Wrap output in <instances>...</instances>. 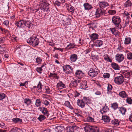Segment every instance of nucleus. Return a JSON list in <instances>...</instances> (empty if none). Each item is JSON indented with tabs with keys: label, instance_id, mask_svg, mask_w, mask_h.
<instances>
[{
	"label": "nucleus",
	"instance_id": "nucleus-20",
	"mask_svg": "<svg viewBox=\"0 0 132 132\" xmlns=\"http://www.w3.org/2000/svg\"><path fill=\"white\" fill-rule=\"evenodd\" d=\"M24 27L26 26L27 27H28L29 29H30L33 26V24L29 21H24Z\"/></svg>",
	"mask_w": 132,
	"mask_h": 132
},
{
	"label": "nucleus",
	"instance_id": "nucleus-43",
	"mask_svg": "<svg viewBox=\"0 0 132 132\" xmlns=\"http://www.w3.org/2000/svg\"><path fill=\"white\" fill-rule=\"evenodd\" d=\"M49 5L50 4H47V6H45L44 7H43V9L44 10V11L45 12H48L50 11L49 8L48 7Z\"/></svg>",
	"mask_w": 132,
	"mask_h": 132
},
{
	"label": "nucleus",
	"instance_id": "nucleus-6",
	"mask_svg": "<svg viewBox=\"0 0 132 132\" xmlns=\"http://www.w3.org/2000/svg\"><path fill=\"white\" fill-rule=\"evenodd\" d=\"M63 71L66 73V74H69L71 72L70 71H68V70H71V71H73V68H72V67L69 65H66L64 66L63 67Z\"/></svg>",
	"mask_w": 132,
	"mask_h": 132
},
{
	"label": "nucleus",
	"instance_id": "nucleus-25",
	"mask_svg": "<svg viewBox=\"0 0 132 132\" xmlns=\"http://www.w3.org/2000/svg\"><path fill=\"white\" fill-rule=\"evenodd\" d=\"M24 21L23 20H20L19 22H18V23L17 24V26L19 28H24Z\"/></svg>",
	"mask_w": 132,
	"mask_h": 132
},
{
	"label": "nucleus",
	"instance_id": "nucleus-39",
	"mask_svg": "<svg viewBox=\"0 0 132 132\" xmlns=\"http://www.w3.org/2000/svg\"><path fill=\"white\" fill-rule=\"evenodd\" d=\"M46 119V117L44 115H40L37 119L39 121L41 122Z\"/></svg>",
	"mask_w": 132,
	"mask_h": 132
},
{
	"label": "nucleus",
	"instance_id": "nucleus-51",
	"mask_svg": "<svg viewBox=\"0 0 132 132\" xmlns=\"http://www.w3.org/2000/svg\"><path fill=\"white\" fill-rule=\"evenodd\" d=\"M68 7L70 9V11L72 13H74L75 9L72 6L70 5L68 6Z\"/></svg>",
	"mask_w": 132,
	"mask_h": 132
},
{
	"label": "nucleus",
	"instance_id": "nucleus-30",
	"mask_svg": "<svg viewBox=\"0 0 132 132\" xmlns=\"http://www.w3.org/2000/svg\"><path fill=\"white\" fill-rule=\"evenodd\" d=\"M125 7H131L132 6V3L130 0H128L124 4Z\"/></svg>",
	"mask_w": 132,
	"mask_h": 132
},
{
	"label": "nucleus",
	"instance_id": "nucleus-38",
	"mask_svg": "<svg viewBox=\"0 0 132 132\" xmlns=\"http://www.w3.org/2000/svg\"><path fill=\"white\" fill-rule=\"evenodd\" d=\"M77 80H74L73 81H71L70 83L71 86H72L76 87L78 85L77 82Z\"/></svg>",
	"mask_w": 132,
	"mask_h": 132
},
{
	"label": "nucleus",
	"instance_id": "nucleus-9",
	"mask_svg": "<svg viewBox=\"0 0 132 132\" xmlns=\"http://www.w3.org/2000/svg\"><path fill=\"white\" fill-rule=\"evenodd\" d=\"M124 59L122 54H117L116 56V60L119 62L120 63L123 61Z\"/></svg>",
	"mask_w": 132,
	"mask_h": 132
},
{
	"label": "nucleus",
	"instance_id": "nucleus-50",
	"mask_svg": "<svg viewBox=\"0 0 132 132\" xmlns=\"http://www.w3.org/2000/svg\"><path fill=\"white\" fill-rule=\"evenodd\" d=\"M112 85L109 84H108V86L107 87L108 93H109V92H110L112 89Z\"/></svg>",
	"mask_w": 132,
	"mask_h": 132
},
{
	"label": "nucleus",
	"instance_id": "nucleus-63",
	"mask_svg": "<svg viewBox=\"0 0 132 132\" xmlns=\"http://www.w3.org/2000/svg\"><path fill=\"white\" fill-rule=\"evenodd\" d=\"M49 102L47 100L44 101L43 103L46 106H47L49 104Z\"/></svg>",
	"mask_w": 132,
	"mask_h": 132
},
{
	"label": "nucleus",
	"instance_id": "nucleus-11",
	"mask_svg": "<svg viewBox=\"0 0 132 132\" xmlns=\"http://www.w3.org/2000/svg\"><path fill=\"white\" fill-rule=\"evenodd\" d=\"M121 72L125 75L126 78H129L132 75V71H128L127 70H121Z\"/></svg>",
	"mask_w": 132,
	"mask_h": 132
},
{
	"label": "nucleus",
	"instance_id": "nucleus-47",
	"mask_svg": "<svg viewBox=\"0 0 132 132\" xmlns=\"http://www.w3.org/2000/svg\"><path fill=\"white\" fill-rule=\"evenodd\" d=\"M61 2H60L59 1L57 0L55 1L53 4L55 6H61Z\"/></svg>",
	"mask_w": 132,
	"mask_h": 132
},
{
	"label": "nucleus",
	"instance_id": "nucleus-28",
	"mask_svg": "<svg viewBox=\"0 0 132 132\" xmlns=\"http://www.w3.org/2000/svg\"><path fill=\"white\" fill-rule=\"evenodd\" d=\"M12 121L15 123H21L22 122V119L18 118H14L12 119Z\"/></svg>",
	"mask_w": 132,
	"mask_h": 132
},
{
	"label": "nucleus",
	"instance_id": "nucleus-31",
	"mask_svg": "<svg viewBox=\"0 0 132 132\" xmlns=\"http://www.w3.org/2000/svg\"><path fill=\"white\" fill-rule=\"evenodd\" d=\"M120 122V121H119L118 120L116 119L112 120L111 121V123L112 124L116 125V126H118Z\"/></svg>",
	"mask_w": 132,
	"mask_h": 132
},
{
	"label": "nucleus",
	"instance_id": "nucleus-59",
	"mask_svg": "<svg viewBox=\"0 0 132 132\" xmlns=\"http://www.w3.org/2000/svg\"><path fill=\"white\" fill-rule=\"evenodd\" d=\"M46 92L47 94H49L50 93V89L47 86L45 87Z\"/></svg>",
	"mask_w": 132,
	"mask_h": 132
},
{
	"label": "nucleus",
	"instance_id": "nucleus-13",
	"mask_svg": "<svg viewBox=\"0 0 132 132\" xmlns=\"http://www.w3.org/2000/svg\"><path fill=\"white\" fill-rule=\"evenodd\" d=\"M85 103L82 99L80 100L78 99L77 101V104L78 106L81 108H83L86 105Z\"/></svg>",
	"mask_w": 132,
	"mask_h": 132
},
{
	"label": "nucleus",
	"instance_id": "nucleus-44",
	"mask_svg": "<svg viewBox=\"0 0 132 132\" xmlns=\"http://www.w3.org/2000/svg\"><path fill=\"white\" fill-rule=\"evenodd\" d=\"M86 119V121L89 122H91L94 121V119L91 117H87Z\"/></svg>",
	"mask_w": 132,
	"mask_h": 132
},
{
	"label": "nucleus",
	"instance_id": "nucleus-27",
	"mask_svg": "<svg viewBox=\"0 0 132 132\" xmlns=\"http://www.w3.org/2000/svg\"><path fill=\"white\" fill-rule=\"evenodd\" d=\"M102 119L105 122L108 123L110 122V117L107 116H102Z\"/></svg>",
	"mask_w": 132,
	"mask_h": 132
},
{
	"label": "nucleus",
	"instance_id": "nucleus-33",
	"mask_svg": "<svg viewBox=\"0 0 132 132\" xmlns=\"http://www.w3.org/2000/svg\"><path fill=\"white\" fill-rule=\"evenodd\" d=\"M63 130L62 126L59 125L56 127L55 128V130L56 131L58 132H61Z\"/></svg>",
	"mask_w": 132,
	"mask_h": 132
},
{
	"label": "nucleus",
	"instance_id": "nucleus-10",
	"mask_svg": "<svg viewBox=\"0 0 132 132\" xmlns=\"http://www.w3.org/2000/svg\"><path fill=\"white\" fill-rule=\"evenodd\" d=\"M39 110L44 114H46L47 116L48 117L49 113L48 112L47 109L43 107H39Z\"/></svg>",
	"mask_w": 132,
	"mask_h": 132
},
{
	"label": "nucleus",
	"instance_id": "nucleus-3",
	"mask_svg": "<svg viewBox=\"0 0 132 132\" xmlns=\"http://www.w3.org/2000/svg\"><path fill=\"white\" fill-rule=\"evenodd\" d=\"M112 21L117 29H121V28L122 26L120 24L121 20L119 16L116 15L113 16L112 18Z\"/></svg>",
	"mask_w": 132,
	"mask_h": 132
},
{
	"label": "nucleus",
	"instance_id": "nucleus-57",
	"mask_svg": "<svg viewBox=\"0 0 132 132\" xmlns=\"http://www.w3.org/2000/svg\"><path fill=\"white\" fill-rule=\"evenodd\" d=\"M5 94L3 93L0 94V100L4 99L5 97Z\"/></svg>",
	"mask_w": 132,
	"mask_h": 132
},
{
	"label": "nucleus",
	"instance_id": "nucleus-34",
	"mask_svg": "<svg viewBox=\"0 0 132 132\" xmlns=\"http://www.w3.org/2000/svg\"><path fill=\"white\" fill-rule=\"evenodd\" d=\"M119 111L122 114H125L126 111V110L125 108L123 107H121L119 108Z\"/></svg>",
	"mask_w": 132,
	"mask_h": 132
},
{
	"label": "nucleus",
	"instance_id": "nucleus-2",
	"mask_svg": "<svg viewBox=\"0 0 132 132\" xmlns=\"http://www.w3.org/2000/svg\"><path fill=\"white\" fill-rule=\"evenodd\" d=\"M27 42L33 46H36L38 45L39 40L36 36H32L28 39Z\"/></svg>",
	"mask_w": 132,
	"mask_h": 132
},
{
	"label": "nucleus",
	"instance_id": "nucleus-55",
	"mask_svg": "<svg viewBox=\"0 0 132 132\" xmlns=\"http://www.w3.org/2000/svg\"><path fill=\"white\" fill-rule=\"evenodd\" d=\"M126 99L127 102L129 104H131L132 103V99L130 97H127Z\"/></svg>",
	"mask_w": 132,
	"mask_h": 132
},
{
	"label": "nucleus",
	"instance_id": "nucleus-12",
	"mask_svg": "<svg viewBox=\"0 0 132 132\" xmlns=\"http://www.w3.org/2000/svg\"><path fill=\"white\" fill-rule=\"evenodd\" d=\"M87 81L86 80H84L82 81L80 84V88L82 89L86 90L87 88L88 87L87 84Z\"/></svg>",
	"mask_w": 132,
	"mask_h": 132
},
{
	"label": "nucleus",
	"instance_id": "nucleus-49",
	"mask_svg": "<svg viewBox=\"0 0 132 132\" xmlns=\"http://www.w3.org/2000/svg\"><path fill=\"white\" fill-rule=\"evenodd\" d=\"M129 53L127 54V58L128 60L132 59V53L129 52H128Z\"/></svg>",
	"mask_w": 132,
	"mask_h": 132
},
{
	"label": "nucleus",
	"instance_id": "nucleus-60",
	"mask_svg": "<svg viewBox=\"0 0 132 132\" xmlns=\"http://www.w3.org/2000/svg\"><path fill=\"white\" fill-rule=\"evenodd\" d=\"M112 130L111 129L106 128L104 130L105 132H112Z\"/></svg>",
	"mask_w": 132,
	"mask_h": 132
},
{
	"label": "nucleus",
	"instance_id": "nucleus-22",
	"mask_svg": "<svg viewBox=\"0 0 132 132\" xmlns=\"http://www.w3.org/2000/svg\"><path fill=\"white\" fill-rule=\"evenodd\" d=\"M111 65L112 68L115 70H120V67L118 64L113 62L111 64Z\"/></svg>",
	"mask_w": 132,
	"mask_h": 132
},
{
	"label": "nucleus",
	"instance_id": "nucleus-40",
	"mask_svg": "<svg viewBox=\"0 0 132 132\" xmlns=\"http://www.w3.org/2000/svg\"><path fill=\"white\" fill-rule=\"evenodd\" d=\"M131 41V39L130 37H127L125 39L124 43L125 44H129L130 43Z\"/></svg>",
	"mask_w": 132,
	"mask_h": 132
},
{
	"label": "nucleus",
	"instance_id": "nucleus-21",
	"mask_svg": "<svg viewBox=\"0 0 132 132\" xmlns=\"http://www.w3.org/2000/svg\"><path fill=\"white\" fill-rule=\"evenodd\" d=\"M77 59V56L76 54H73L70 56V61L72 62H75Z\"/></svg>",
	"mask_w": 132,
	"mask_h": 132
},
{
	"label": "nucleus",
	"instance_id": "nucleus-29",
	"mask_svg": "<svg viewBox=\"0 0 132 132\" xmlns=\"http://www.w3.org/2000/svg\"><path fill=\"white\" fill-rule=\"evenodd\" d=\"M24 102L27 105L31 104L32 101L29 98H25L23 100Z\"/></svg>",
	"mask_w": 132,
	"mask_h": 132
},
{
	"label": "nucleus",
	"instance_id": "nucleus-35",
	"mask_svg": "<svg viewBox=\"0 0 132 132\" xmlns=\"http://www.w3.org/2000/svg\"><path fill=\"white\" fill-rule=\"evenodd\" d=\"M41 100L39 99H37L36 100L35 103V105L37 107L41 105Z\"/></svg>",
	"mask_w": 132,
	"mask_h": 132
},
{
	"label": "nucleus",
	"instance_id": "nucleus-24",
	"mask_svg": "<svg viewBox=\"0 0 132 132\" xmlns=\"http://www.w3.org/2000/svg\"><path fill=\"white\" fill-rule=\"evenodd\" d=\"M92 126L86 125L84 127V129L85 132H91Z\"/></svg>",
	"mask_w": 132,
	"mask_h": 132
},
{
	"label": "nucleus",
	"instance_id": "nucleus-8",
	"mask_svg": "<svg viewBox=\"0 0 132 132\" xmlns=\"http://www.w3.org/2000/svg\"><path fill=\"white\" fill-rule=\"evenodd\" d=\"M63 16L64 17L62 18V21L65 23V24L67 25L70 24L71 21V19L64 15H63Z\"/></svg>",
	"mask_w": 132,
	"mask_h": 132
},
{
	"label": "nucleus",
	"instance_id": "nucleus-14",
	"mask_svg": "<svg viewBox=\"0 0 132 132\" xmlns=\"http://www.w3.org/2000/svg\"><path fill=\"white\" fill-rule=\"evenodd\" d=\"M76 126H71L67 127L66 130L67 132H73L77 129Z\"/></svg>",
	"mask_w": 132,
	"mask_h": 132
},
{
	"label": "nucleus",
	"instance_id": "nucleus-54",
	"mask_svg": "<svg viewBox=\"0 0 132 132\" xmlns=\"http://www.w3.org/2000/svg\"><path fill=\"white\" fill-rule=\"evenodd\" d=\"M42 85L40 81H39V83L37 85V88L38 89V90H40L42 88Z\"/></svg>",
	"mask_w": 132,
	"mask_h": 132
},
{
	"label": "nucleus",
	"instance_id": "nucleus-62",
	"mask_svg": "<svg viewBox=\"0 0 132 132\" xmlns=\"http://www.w3.org/2000/svg\"><path fill=\"white\" fill-rule=\"evenodd\" d=\"M75 95L74 97H78V96L80 94L79 93H78L77 91H75Z\"/></svg>",
	"mask_w": 132,
	"mask_h": 132
},
{
	"label": "nucleus",
	"instance_id": "nucleus-23",
	"mask_svg": "<svg viewBox=\"0 0 132 132\" xmlns=\"http://www.w3.org/2000/svg\"><path fill=\"white\" fill-rule=\"evenodd\" d=\"M109 110V108H108V106H106V104L105 103L104 107H103L102 110H100V112L102 113L103 114Z\"/></svg>",
	"mask_w": 132,
	"mask_h": 132
},
{
	"label": "nucleus",
	"instance_id": "nucleus-1",
	"mask_svg": "<svg viewBox=\"0 0 132 132\" xmlns=\"http://www.w3.org/2000/svg\"><path fill=\"white\" fill-rule=\"evenodd\" d=\"M99 7L96 9L95 13L96 17L98 18L100 16H103L106 15V10L103 8H105L109 5V3L105 1H99L98 2Z\"/></svg>",
	"mask_w": 132,
	"mask_h": 132
},
{
	"label": "nucleus",
	"instance_id": "nucleus-19",
	"mask_svg": "<svg viewBox=\"0 0 132 132\" xmlns=\"http://www.w3.org/2000/svg\"><path fill=\"white\" fill-rule=\"evenodd\" d=\"M109 29L111 31L112 33L115 36H119L120 35V32L118 30H116L115 28H110Z\"/></svg>",
	"mask_w": 132,
	"mask_h": 132
},
{
	"label": "nucleus",
	"instance_id": "nucleus-37",
	"mask_svg": "<svg viewBox=\"0 0 132 132\" xmlns=\"http://www.w3.org/2000/svg\"><path fill=\"white\" fill-rule=\"evenodd\" d=\"M65 105L71 109H73V107L71 105L70 103L68 101H65L64 103Z\"/></svg>",
	"mask_w": 132,
	"mask_h": 132
},
{
	"label": "nucleus",
	"instance_id": "nucleus-32",
	"mask_svg": "<svg viewBox=\"0 0 132 132\" xmlns=\"http://www.w3.org/2000/svg\"><path fill=\"white\" fill-rule=\"evenodd\" d=\"M99 130L98 127L95 126H92L91 132H98Z\"/></svg>",
	"mask_w": 132,
	"mask_h": 132
},
{
	"label": "nucleus",
	"instance_id": "nucleus-46",
	"mask_svg": "<svg viewBox=\"0 0 132 132\" xmlns=\"http://www.w3.org/2000/svg\"><path fill=\"white\" fill-rule=\"evenodd\" d=\"M57 86L60 87V88H63L65 86L64 84H63L62 81H60L57 85Z\"/></svg>",
	"mask_w": 132,
	"mask_h": 132
},
{
	"label": "nucleus",
	"instance_id": "nucleus-15",
	"mask_svg": "<svg viewBox=\"0 0 132 132\" xmlns=\"http://www.w3.org/2000/svg\"><path fill=\"white\" fill-rule=\"evenodd\" d=\"M103 44V42L101 40H96L94 42L93 45L97 47H100Z\"/></svg>",
	"mask_w": 132,
	"mask_h": 132
},
{
	"label": "nucleus",
	"instance_id": "nucleus-41",
	"mask_svg": "<svg viewBox=\"0 0 132 132\" xmlns=\"http://www.w3.org/2000/svg\"><path fill=\"white\" fill-rule=\"evenodd\" d=\"M104 60L108 62H111L112 61V60L110 59L107 54L105 55L104 56Z\"/></svg>",
	"mask_w": 132,
	"mask_h": 132
},
{
	"label": "nucleus",
	"instance_id": "nucleus-17",
	"mask_svg": "<svg viewBox=\"0 0 132 132\" xmlns=\"http://www.w3.org/2000/svg\"><path fill=\"white\" fill-rule=\"evenodd\" d=\"M119 95L122 98H127L128 96V95L125 91H122L120 92Z\"/></svg>",
	"mask_w": 132,
	"mask_h": 132
},
{
	"label": "nucleus",
	"instance_id": "nucleus-48",
	"mask_svg": "<svg viewBox=\"0 0 132 132\" xmlns=\"http://www.w3.org/2000/svg\"><path fill=\"white\" fill-rule=\"evenodd\" d=\"M20 130V129H18L17 127H15L12 129L10 132H19Z\"/></svg>",
	"mask_w": 132,
	"mask_h": 132
},
{
	"label": "nucleus",
	"instance_id": "nucleus-52",
	"mask_svg": "<svg viewBox=\"0 0 132 132\" xmlns=\"http://www.w3.org/2000/svg\"><path fill=\"white\" fill-rule=\"evenodd\" d=\"M108 12L110 15H114L116 13V11L114 10H110L108 11Z\"/></svg>",
	"mask_w": 132,
	"mask_h": 132
},
{
	"label": "nucleus",
	"instance_id": "nucleus-5",
	"mask_svg": "<svg viewBox=\"0 0 132 132\" xmlns=\"http://www.w3.org/2000/svg\"><path fill=\"white\" fill-rule=\"evenodd\" d=\"M124 80V77L121 75L116 77L114 79V81L115 83L118 85H120L122 83Z\"/></svg>",
	"mask_w": 132,
	"mask_h": 132
},
{
	"label": "nucleus",
	"instance_id": "nucleus-18",
	"mask_svg": "<svg viewBox=\"0 0 132 132\" xmlns=\"http://www.w3.org/2000/svg\"><path fill=\"white\" fill-rule=\"evenodd\" d=\"M99 36L98 34L94 33L90 35L89 37L92 40H94L98 39Z\"/></svg>",
	"mask_w": 132,
	"mask_h": 132
},
{
	"label": "nucleus",
	"instance_id": "nucleus-64",
	"mask_svg": "<svg viewBox=\"0 0 132 132\" xmlns=\"http://www.w3.org/2000/svg\"><path fill=\"white\" fill-rule=\"evenodd\" d=\"M5 52V51L3 47H1L0 50V53L1 54H3Z\"/></svg>",
	"mask_w": 132,
	"mask_h": 132
},
{
	"label": "nucleus",
	"instance_id": "nucleus-61",
	"mask_svg": "<svg viewBox=\"0 0 132 132\" xmlns=\"http://www.w3.org/2000/svg\"><path fill=\"white\" fill-rule=\"evenodd\" d=\"M70 47L69 48H74L76 46V45L74 43H70Z\"/></svg>",
	"mask_w": 132,
	"mask_h": 132
},
{
	"label": "nucleus",
	"instance_id": "nucleus-36",
	"mask_svg": "<svg viewBox=\"0 0 132 132\" xmlns=\"http://www.w3.org/2000/svg\"><path fill=\"white\" fill-rule=\"evenodd\" d=\"M57 74L55 73H50L49 75V77H52L55 79H59V77L57 76Z\"/></svg>",
	"mask_w": 132,
	"mask_h": 132
},
{
	"label": "nucleus",
	"instance_id": "nucleus-42",
	"mask_svg": "<svg viewBox=\"0 0 132 132\" xmlns=\"http://www.w3.org/2000/svg\"><path fill=\"white\" fill-rule=\"evenodd\" d=\"M88 25H89V28H92L93 29L94 28H96L97 27V26L95 23H90L88 24Z\"/></svg>",
	"mask_w": 132,
	"mask_h": 132
},
{
	"label": "nucleus",
	"instance_id": "nucleus-45",
	"mask_svg": "<svg viewBox=\"0 0 132 132\" xmlns=\"http://www.w3.org/2000/svg\"><path fill=\"white\" fill-rule=\"evenodd\" d=\"M118 105L117 103H114L112 104L111 107L115 110L118 108Z\"/></svg>",
	"mask_w": 132,
	"mask_h": 132
},
{
	"label": "nucleus",
	"instance_id": "nucleus-56",
	"mask_svg": "<svg viewBox=\"0 0 132 132\" xmlns=\"http://www.w3.org/2000/svg\"><path fill=\"white\" fill-rule=\"evenodd\" d=\"M36 71L40 74L42 73L43 69L41 67H37L36 69Z\"/></svg>",
	"mask_w": 132,
	"mask_h": 132
},
{
	"label": "nucleus",
	"instance_id": "nucleus-7",
	"mask_svg": "<svg viewBox=\"0 0 132 132\" xmlns=\"http://www.w3.org/2000/svg\"><path fill=\"white\" fill-rule=\"evenodd\" d=\"M84 73L82 71L77 70L75 73L76 76L79 79H81L84 76Z\"/></svg>",
	"mask_w": 132,
	"mask_h": 132
},
{
	"label": "nucleus",
	"instance_id": "nucleus-53",
	"mask_svg": "<svg viewBox=\"0 0 132 132\" xmlns=\"http://www.w3.org/2000/svg\"><path fill=\"white\" fill-rule=\"evenodd\" d=\"M36 60V62L37 63H39L42 61V59L41 58L38 56L37 57Z\"/></svg>",
	"mask_w": 132,
	"mask_h": 132
},
{
	"label": "nucleus",
	"instance_id": "nucleus-58",
	"mask_svg": "<svg viewBox=\"0 0 132 132\" xmlns=\"http://www.w3.org/2000/svg\"><path fill=\"white\" fill-rule=\"evenodd\" d=\"M103 76L105 78H109L110 77V74L108 73H105L103 74Z\"/></svg>",
	"mask_w": 132,
	"mask_h": 132
},
{
	"label": "nucleus",
	"instance_id": "nucleus-4",
	"mask_svg": "<svg viewBox=\"0 0 132 132\" xmlns=\"http://www.w3.org/2000/svg\"><path fill=\"white\" fill-rule=\"evenodd\" d=\"M98 73V70L97 68H91L88 72V75L92 77L96 76Z\"/></svg>",
	"mask_w": 132,
	"mask_h": 132
},
{
	"label": "nucleus",
	"instance_id": "nucleus-26",
	"mask_svg": "<svg viewBox=\"0 0 132 132\" xmlns=\"http://www.w3.org/2000/svg\"><path fill=\"white\" fill-rule=\"evenodd\" d=\"M82 99L85 104H87V103L89 104L91 102V100L88 97H84Z\"/></svg>",
	"mask_w": 132,
	"mask_h": 132
},
{
	"label": "nucleus",
	"instance_id": "nucleus-16",
	"mask_svg": "<svg viewBox=\"0 0 132 132\" xmlns=\"http://www.w3.org/2000/svg\"><path fill=\"white\" fill-rule=\"evenodd\" d=\"M83 6L85 10H89L93 8L91 5L88 3L84 4Z\"/></svg>",
	"mask_w": 132,
	"mask_h": 132
}]
</instances>
